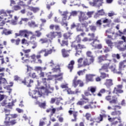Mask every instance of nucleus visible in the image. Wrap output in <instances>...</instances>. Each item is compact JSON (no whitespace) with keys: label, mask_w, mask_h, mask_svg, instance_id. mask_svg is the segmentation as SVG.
I'll return each instance as SVG.
<instances>
[{"label":"nucleus","mask_w":126,"mask_h":126,"mask_svg":"<svg viewBox=\"0 0 126 126\" xmlns=\"http://www.w3.org/2000/svg\"><path fill=\"white\" fill-rule=\"evenodd\" d=\"M29 34H33V32L28 31L27 30H24L20 31L19 33H16L15 36L16 38L19 36L21 37H24V38H27V39H29Z\"/></svg>","instance_id":"f257e3e1"},{"label":"nucleus","mask_w":126,"mask_h":126,"mask_svg":"<svg viewBox=\"0 0 126 126\" xmlns=\"http://www.w3.org/2000/svg\"><path fill=\"white\" fill-rule=\"evenodd\" d=\"M41 89L42 90H44V89H45V87H42L41 89H37V91L35 90L32 92V97L33 98V99H37L38 97H41V96H42V94H43V93L42 92L43 91H41ZM30 95L31 96V94Z\"/></svg>","instance_id":"f03ea898"},{"label":"nucleus","mask_w":126,"mask_h":126,"mask_svg":"<svg viewBox=\"0 0 126 126\" xmlns=\"http://www.w3.org/2000/svg\"><path fill=\"white\" fill-rule=\"evenodd\" d=\"M59 13L62 15V16H63L62 18V22L61 24L63 26H67V23L63 22L65 20H66L67 19V14H68V11H65L63 12V11H61V10H59Z\"/></svg>","instance_id":"7ed1b4c3"},{"label":"nucleus","mask_w":126,"mask_h":126,"mask_svg":"<svg viewBox=\"0 0 126 126\" xmlns=\"http://www.w3.org/2000/svg\"><path fill=\"white\" fill-rule=\"evenodd\" d=\"M48 64L49 66L53 67L52 69L53 72H60V71H61V70L60 69V66L55 64V63H54V61L51 60V61L49 62Z\"/></svg>","instance_id":"20e7f679"},{"label":"nucleus","mask_w":126,"mask_h":126,"mask_svg":"<svg viewBox=\"0 0 126 126\" xmlns=\"http://www.w3.org/2000/svg\"><path fill=\"white\" fill-rule=\"evenodd\" d=\"M0 19H4V20H6V19H9V18H11L12 17V15L6 13V12L3 10H0Z\"/></svg>","instance_id":"39448f33"},{"label":"nucleus","mask_w":126,"mask_h":126,"mask_svg":"<svg viewBox=\"0 0 126 126\" xmlns=\"http://www.w3.org/2000/svg\"><path fill=\"white\" fill-rule=\"evenodd\" d=\"M18 117V115L17 114H6L4 123H9L10 119H16V118H17Z\"/></svg>","instance_id":"423d86ee"},{"label":"nucleus","mask_w":126,"mask_h":126,"mask_svg":"<svg viewBox=\"0 0 126 126\" xmlns=\"http://www.w3.org/2000/svg\"><path fill=\"white\" fill-rule=\"evenodd\" d=\"M106 100L109 101L110 104H117L118 103V98L116 96H111L108 95L106 97Z\"/></svg>","instance_id":"0eeeda50"},{"label":"nucleus","mask_w":126,"mask_h":126,"mask_svg":"<svg viewBox=\"0 0 126 126\" xmlns=\"http://www.w3.org/2000/svg\"><path fill=\"white\" fill-rule=\"evenodd\" d=\"M88 27V23H83L82 24L81 28H77V31L78 32H83L84 30H85L86 32H88L89 31V29L87 27Z\"/></svg>","instance_id":"6e6552de"},{"label":"nucleus","mask_w":126,"mask_h":126,"mask_svg":"<svg viewBox=\"0 0 126 126\" xmlns=\"http://www.w3.org/2000/svg\"><path fill=\"white\" fill-rule=\"evenodd\" d=\"M43 53H45L44 54V57H48V56H49V55H51V54H52V53H53V49H42L40 51H39L38 52V54H43Z\"/></svg>","instance_id":"1a4fd4ad"},{"label":"nucleus","mask_w":126,"mask_h":126,"mask_svg":"<svg viewBox=\"0 0 126 126\" xmlns=\"http://www.w3.org/2000/svg\"><path fill=\"white\" fill-rule=\"evenodd\" d=\"M81 49H85V45L79 44L75 47L76 50L75 56H77V55H79L81 54Z\"/></svg>","instance_id":"9d476101"},{"label":"nucleus","mask_w":126,"mask_h":126,"mask_svg":"<svg viewBox=\"0 0 126 126\" xmlns=\"http://www.w3.org/2000/svg\"><path fill=\"white\" fill-rule=\"evenodd\" d=\"M89 3L91 6H95V7H100L102 5V2H99V0H93V2L90 1Z\"/></svg>","instance_id":"9b49d317"},{"label":"nucleus","mask_w":126,"mask_h":126,"mask_svg":"<svg viewBox=\"0 0 126 126\" xmlns=\"http://www.w3.org/2000/svg\"><path fill=\"white\" fill-rule=\"evenodd\" d=\"M33 80L29 79V77H28L25 78L24 81H22L21 83H22L25 85H27L28 87H30L31 86H30V84H31V83H33Z\"/></svg>","instance_id":"f8f14e48"},{"label":"nucleus","mask_w":126,"mask_h":126,"mask_svg":"<svg viewBox=\"0 0 126 126\" xmlns=\"http://www.w3.org/2000/svg\"><path fill=\"white\" fill-rule=\"evenodd\" d=\"M110 63H105L104 65H103L101 67V68L99 69V72H101V71L103 70L105 71V72H108L109 70H108V68H109V65L112 63V60H109Z\"/></svg>","instance_id":"ddd939ff"},{"label":"nucleus","mask_w":126,"mask_h":126,"mask_svg":"<svg viewBox=\"0 0 126 126\" xmlns=\"http://www.w3.org/2000/svg\"><path fill=\"white\" fill-rule=\"evenodd\" d=\"M2 86L7 85V81H6L5 78L0 77V90H2Z\"/></svg>","instance_id":"4468645a"},{"label":"nucleus","mask_w":126,"mask_h":126,"mask_svg":"<svg viewBox=\"0 0 126 126\" xmlns=\"http://www.w3.org/2000/svg\"><path fill=\"white\" fill-rule=\"evenodd\" d=\"M80 16L79 17V20L80 22H83L84 20H87L88 17L85 15V14L83 12H80Z\"/></svg>","instance_id":"2eb2a0df"},{"label":"nucleus","mask_w":126,"mask_h":126,"mask_svg":"<svg viewBox=\"0 0 126 126\" xmlns=\"http://www.w3.org/2000/svg\"><path fill=\"white\" fill-rule=\"evenodd\" d=\"M94 62V58H91L90 60H88L87 59H85L83 61V65H90Z\"/></svg>","instance_id":"dca6fc26"},{"label":"nucleus","mask_w":126,"mask_h":126,"mask_svg":"<svg viewBox=\"0 0 126 126\" xmlns=\"http://www.w3.org/2000/svg\"><path fill=\"white\" fill-rule=\"evenodd\" d=\"M63 73H61L59 74L58 75H55L53 76L55 78V84H57V83H58V81H57V80H58L59 81L63 80Z\"/></svg>","instance_id":"f3484780"},{"label":"nucleus","mask_w":126,"mask_h":126,"mask_svg":"<svg viewBox=\"0 0 126 126\" xmlns=\"http://www.w3.org/2000/svg\"><path fill=\"white\" fill-rule=\"evenodd\" d=\"M47 38H49L53 40L54 38H56V36H58V32H51L48 34L46 35Z\"/></svg>","instance_id":"a211bd4d"},{"label":"nucleus","mask_w":126,"mask_h":126,"mask_svg":"<svg viewBox=\"0 0 126 126\" xmlns=\"http://www.w3.org/2000/svg\"><path fill=\"white\" fill-rule=\"evenodd\" d=\"M96 41L97 40H94V41L91 43V45L92 46V47H94V48H95V49H102V44H95Z\"/></svg>","instance_id":"6ab92c4d"},{"label":"nucleus","mask_w":126,"mask_h":126,"mask_svg":"<svg viewBox=\"0 0 126 126\" xmlns=\"http://www.w3.org/2000/svg\"><path fill=\"white\" fill-rule=\"evenodd\" d=\"M107 58H108L107 54L99 56L98 57V63H102V62H104V61H106Z\"/></svg>","instance_id":"aec40b11"},{"label":"nucleus","mask_w":126,"mask_h":126,"mask_svg":"<svg viewBox=\"0 0 126 126\" xmlns=\"http://www.w3.org/2000/svg\"><path fill=\"white\" fill-rule=\"evenodd\" d=\"M107 88H110L113 85V80L106 79V82L104 83Z\"/></svg>","instance_id":"412c9836"},{"label":"nucleus","mask_w":126,"mask_h":126,"mask_svg":"<svg viewBox=\"0 0 126 126\" xmlns=\"http://www.w3.org/2000/svg\"><path fill=\"white\" fill-rule=\"evenodd\" d=\"M93 76H95V75L93 74H87L86 75V80L87 82L89 81H93Z\"/></svg>","instance_id":"4be33fe9"},{"label":"nucleus","mask_w":126,"mask_h":126,"mask_svg":"<svg viewBox=\"0 0 126 126\" xmlns=\"http://www.w3.org/2000/svg\"><path fill=\"white\" fill-rule=\"evenodd\" d=\"M123 88V85H119L117 86V87L115 88L114 91H116L118 93H123L124 91L120 89H122Z\"/></svg>","instance_id":"5701e85b"},{"label":"nucleus","mask_w":126,"mask_h":126,"mask_svg":"<svg viewBox=\"0 0 126 126\" xmlns=\"http://www.w3.org/2000/svg\"><path fill=\"white\" fill-rule=\"evenodd\" d=\"M28 9L32 11L33 13H36V12H38L40 10V8L38 7H29Z\"/></svg>","instance_id":"b1692460"},{"label":"nucleus","mask_w":126,"mask_h":126,"mask_svg":"<svg viewBox=\"0 0 126 126\" xmlns=\"http://www.w3.org/2000/svg\"><path fill=\"white\" fill-rule=\"evenodd\" d=\"M28 24L29 27H31L32 28H35V27H38V24H36V23H35V22H34L33 21L29 22Z\"/></svg>","instance_id":"393cba45"},{"label":"nucleus","mask_w":126,"mask_h":126,"mask_svg":"<svg viewBox=\"0 0 126 126\" xmlns=\"http://www.w3.org/2000/svg\"><path fill=\"white\" fill-rule=\"evenodd\" d=\"M77 76H75L74 77V79L73 80V86H74L75 88V87H77V85L79 84V80H77Z\"/></svg>","instance_id":"a878e982"},{"label":"nucleus","mask_w":126,"mask_h":126,"mask_svg":"<svg viewBox=\"0 0 126 126\" xmlns=\"http://www.w3.org/2000/svg\"><path fill=\"white\" fill-rule=\"evenodd\" d=\"M104 14H105V12H104V10L102 9L97 11V13L95 14L94 17V18H97V17H98V15H104Z\"/></svg>","instance_id":"bb28decb"},{"label":"nucleus","mask_w":126,"mask_h":126,"mask_svg":"<svg viewBox=\"0 0 126 126\" xmlns=\"http://www.w3.org/2000/svg\"><path fill=\"white\" fill-rule=\"evenodd\" d=\"M2 35H10V34H12V31H8L6 29H4L1 32Z\"/></svg>","instance_id":"cd10ccee"},{"label":"nucleus","mask_w":126,"mask_h":126,"mask_svg":"<svg viewBox=\"0 0 126 126\" xmlns=\"http://www.w3.org/2000/svg\"><path fill=\"white\" fill-rule=\"evenodd\" d=\"M52 78H48V79L45 78H43L42 79V81L43 84H44V85H45V87L46 88H48L49 87L47 86V81H49V80H52Z\"/></svg>","instance_id":"c85d7f7f"},{"label":"nucleus","mask_w":126,"mask_h":126,"mask_svg":"<svg viewBox=\"0 0 126 126\" xmlns=\"http://www.w3.org/2000/svg\"><path fill=\"white\" fill-rule=\"evenodd\" d=\"M68 113L69 114H70V115H71V114H73L74 119H72V122H75L76 121V116H77L76 112L72 110H69L68 111Z\"/></svg>","instance_id":"c756f323"},{"label":"nucleus","mask_w":126,"mask_h":126,"mask_svg":"<svg viewBox=\"0 0 126 126\" xmlns=\"http://www.w3.org/2000/svg\"><path fill=\"white\" fill-rule=\"evenodd\" d=\"M63 57V58H67L69 55L68 54V51H66L65 49H63L62 50Z\"/></svg>","instance_id":"7c9ffc66"},{"label":"nucleus","mask_w":126,"mask_h":126,"mask_svg":"<svg viewBox=\"0 0 126 126\" xmlns=\"http://www.w3.org/2000/svg\"><path fill=\"white\" fill-rule=\"evenodd\" d=\"M122 114V112L121 111H115L113 112H112L111 113V116H113V117H115V116H120V115Z\"/></svg>","instance_id":"2f4dec72"},{"label":"nucleus","mask_w":126,"mask_h":126,"mask_svg":"<svg viewBox=\"0 0 126 126\" xmlns=\"http://www.w3.org/2000/svg\"><path fill=\"white\" fill-rule=\"evenodd\" d=\"M109 68L111 69V71L114 73H117V74H121V71H117V69H116V67H113V65H111Z\"/></svg>","instance_id":"473e14b6"},{"label":"nucleus","mask_w":126,"mask_h":126,"mask_svg":"<svg viewBox=\"0 0 126 126\" xmlns=\"http://www.w3.org/2000/svg\"><path fill=\"white\" fill-rule=\"evenodd\" d=\"M83 61V58H80V59H78V68L80 67H82L83 66V64L82 63V62Z\"/></svg>","instance_id":"72a5a7b5"},{"label":"nucleus","mask_w":126,"mask_h":126,"mask_svg":"<svg viewBox=\"0 0 126 126\" xmlns=\"http://www.w3.org/2000/svg\"><path fill=\"white\" fill-rule=\"evenodd\" d=\"M73 64H74V61H71L68 64V68L70 69V71L71 72L72 68H73Z\"/></svg>","instance_id":"f704fd0d"},{"label":"nucleus","mask_w":126,"mask_h":126,"mask_svg":"<svg viewBox=\"0 0 126 126\" xmlns=\"http://www.w3.org/2000/svg\"><path fill=\"white\" fill-rule=\"evenodd\" d=\"M124 63H126V60H124L119 63V70H122L123 68H125Z\"/></svg>","instance_id":"c9c22d12"},{"label":"nucleus","mask_w":126,"mask_h":126,"mask_svg":"<svg viewBox=\"0 0 126 126\" xmlns=\"http://www.w3.org/2000/svg\"><path fill=\"white\" fill-rule=\"evenodd\" d=\"M29 35H32V36L30 38V40L31 41V43H32L33 42H35L36 41V35L35 34H29Z\"/></svg>","instance_id":"e433bc0d"},{"label":"nucleus","mask_w":126,"mask_h":126,"mask_svg":"<svg viewBox=\"0 0 126 126\" xmlns=\"http://www.w3.org/2000/svg\"><path fill=\"white\" fill-rule=\"evenodd\" d=\"M106 117H107L106 114H100L99 117L97 118V119L98 120V121H97V123H100V122H102V121H103V118H106Z\"/></svg>","instance_id":"4c0bfd02"},{"label":"nucleus","mask_w":126,"mask_h":126,"mask_svg":"<svg viewBox=\"0 0 126 126\" xmlns=\"http://www.w3.org/2000/svg\"><path fill=\"white\" fill-rule=\"evenodd\" d=\"M88 90L91 91L92 93H94L96 91V87H89Z\"/></svg>","instance_id":"58836bf2"},{"label":"nucleus","mask_w":126,"mask_h":126,"mask_svg":"<svg viewBox=\"0 0 126 126\" xmlns=\"http://www.w3.org/2000/svg\"><path fill=\"white\" fill-rule=\"evenodd\" d=\"M77 13H78V12L76 11H72L70 13V15L68 17V20H69V19H70V16H76V15H77Z\"/></svg>","instance_id":"ea45409f"},{"label":"nucleus","mask_w":126,"mask_h":126,"mask_svg":"<svg viewBox=\"0 0 126 126\" xmlns=\"http://www.w3.org/2000/svg\"><path fill=\"white\" fill-rule=\"evenodd\" d=\"M10 85H5V86H3V88H4V89H6L7 90H11V89H10V87H12V86L13 85V83L12 82L10 83Z\"/></svg>","instance_id":"a19ab883"},{"label":"nucleus","mask_w":126,"mask_h":126,"mask_svg":"<svg viewBox=\"0 0 126 126\" xmlns=\"http://www.w3.org/2000/svg\"><path fill=\"white\" fill-rule=\"evenodd\" d=\"M72 34V33H71L70 32H68L66 33H64L63 34V37H64V39H68V38H69V36H71Z\"/></svg>","instance_id":"79ce46f5"},{"label":"nucleus","mask_w":126,"mask_h":126,"mask_svg":"<svg viewBox=\"0 0 126 126\" xmlns=\"http://www.w3.org/2000/svg\"><path fill=\"white\" fill-rule=\"evenodd\" d=\"M26 58H29V54H25V57L22 58V61H24V62H23V63H26V62H28V59H27Z\"/></svg>","instance_id":"37998d69"},{"label":"nucleus","mask_w":126,"mask_h":126,"mask_svg":"<svg viewBox=\"0 0 126 126\" xmlns=\"http://www.w3.org/2000/svg\"><path fill=\"white\" fill-rule=\"evenodd\" d=\"M117 108H119V109H121V107L117 105H115L113 106V108H112L110 106H108L107 107V110H117Z\"/></svg>","instance_id":"c03bdc74"},{"label":"nucleus","mask_w":126,"mask_h":126,"mask_svg":"<svg viewBox=\"0 0 126 126\" xmlns=\"http://www.w3.org/2000/svg\"><path fill=\"white\" fill-rule=\"evenodd\" d=\"M94 12H95L94 11H88L86 14L88 16L89 18H91V17H92V15L94 14Z\"/></svg>","instance_id":"a18cd8bd"},{"label":"nucleus","mask_w":126,"mask_h":126,"mask_svg":"<svg viewBox=\"0 0 126 126\" xmlns=\"http://www.w3.org/2000/svg\"><path fill=\"white\" fill-rule=\"evenodd\" d=\"M105 41H106V44H107V45L109 47H113V45L114 44V43L112 42V41L109 39H106Z\"/></svg>","instance_id":"49530a36"},{"label":"nucleus","mask_w":126,"mask_h":126,"mask_svg":"<svg viewBox=\"0 0 126 126\" xmlns=\"http://www.w3.org/2000/svg\"><path fill=\"white\" fill-rule=\"evenodd\" d=\"M84 104H86V102L84 100H79L77 102L78 106H83Z\"/></svg>","instance_id":"de8ad7c7"},{"label":"nucleus","mask_w":126,"mask_h":126,"mask_svg":"<svg viewBox=\"0 0 126 126\" xmlns=\"http://www.w3.org/2000/svg\"><path fill=\"white\" fill-rule=\"evenodd\" d=\"M37 104H38V105L40 108H43V109H45V107H46V102H44L43 103L38 102Z\"/></svg>","instance_id":"09e8293b"},{"label":"nucleus","mask_w":126,"mask_h":126,"mask_svg":"<svg viewBox=\"0 0 126 126\" xmlns=\"http://www.w3.org/2000/svg\"><path fill=\"white\" fill-rule=\"evenodd\" d=\"M4 124H5L7 126L8 125H11L12 126H13V125H15V124H16V121H15V120H12L9 122V123H4Z\"/></svg>","instance_id":"8fccbe9b"},{"label":"nucleus","mask_w":126,"mask_h":126,"mask_svg":"<svg viewBox=\"0 0 126 126\" xmlns=\"http://www.w3.org/2000/svg\"><path fill=\"white\" fill-rule=\"evenodd\" d=\"M105 92H106V90H105L104 89H102L100 91L99 93L97 94V96H99V97H101V96H102V94L105 93Z\"/></svg>","instance_id":"3c124183"},{"label":"nucleus","mask_w":126,"mask_h":126,"mask_svg":"<svg viewBox=\"0 0 126 126\" xmlns=\"http://www.w3.org/2000/svg\"><path fill=\"white\" fill-rule=\"evenodd\" d=\"M105 34V35H109L110 34H112V35H114L115 34V32H112V30H108L106 31Z\"/></svg>","instance_id":"603ef678"},{"label":"nucleus","mask_w":126,"mask_h":126,"mask_svg":"<svg viewBox=\"0 0 126 126\" xmlns=\"http://www.w3.org/2000/svg\"><path fill=\"white\" fill-rule=\"evenodd\" d=\"M40 21H41L42 23L41 25H40V29L41 30H42V26H44V24L43 23H46V22H47V20H46V19H40Z\"/></svg>","instance_id":"864d4df0"},{"label":"nucleus","mask_w":126,"mask_h":126,"mask_svg":"<svg viewBox=\"0 0 126 126\" xmlns=\"http://www.w3.org/2000/svg\"><path fill=\"white\" fill-rule=\"evenodd\" d=\"M85 70H86L85 69L83 70H80L77 72V74L79 76H80V75H83V74H85Z\"/></svg>","instance_id":"5fc2aeb1"},{"label":"nucleus","mask_w":126,"mask_h":126,"mask_svg":"<svg viewBox=\"0 0 126 126\" xmlns=\"http://www.w3.org/2000/svg\"><path fill=\"white\" fill-rule=\"evenodd\" d=\"M118 50H119V51H121V52H124L125 51H126V44L124 45V47H118Z\"/></svg>","instance_id":"6e6d98bb"},{"label":"nucleus","mask_w":126,"mask_h":126,"mask_svg":"<svg viewBox=\"0 0 126 126\" xmlns=\"http://www.w3.org/2000/svg\"><path fill=\"white\" fill-rule=\"evenodd\" d=\"M107 15L109 17H112V16H114V15H116V14L115 13V12L113 11H111L110 12L107 13Z\"/></svg>","instance_id":"4d7b16f0"},{"label":"nucleus","mask_w":126,"mask_h":126,"mask_svg":"<svg viewBox=\"0 0 126 126\" xmlns=\"http://www.w3.org/2000/svg\"><path fill=\"white\" fill-rule=\"evenodd\" d=\"M100 72L101 74V77H102V78H106V77H109V74H106V73L101 72Z\"/></svg>","instance_id":"13d9d810"},{"label":"nucleus","mask_w":126,"mask_h":126,"mask_svg":"<svg viewBox=\"0 0 126 126\" xmlns=\"http://www.w3.org/2000/svg\"><path fill=\"white\" fill-rule=\"evenodd\" d=\"M39 42L41 43V44H44L45 43H47L48 42V39L47 38H41L39 40Z\"/></svg>","instance_id":"bf43d9fd"},{"label":"nucleus","mask_w":126,"mask_h":126,"mask_svg":"<svg viewBox=\"0 0 126 126\" xmlns=\"http://www.w3.org/2000/svg\"><path fill=\"white\" fill-rule=\"evenodd\" d=\"M29 20V19L27 18H22L20 21V22L19 23L20 24H22V21H25V22H27Z\"/></svg>","instance_id":"052dcab7"},{"label":"nucleus","mask_w":126,"mask_h":126,"mask_svg":"<svg viewBox=\"0 0 126 126\" xmlns=\"http://www.w3.org/2000/svg\"><path fill=\"white\" fill-rule=\"evenodd\" d=\"M90 30H91V31H93L94 32V31H96V30L97 29L96 27L95 26H90Z\"/></svg>","instance_id":"680f3d73"},{"label":"nucleus","mask_w":126,"mask_h":126,"mask_svg":"<svg viewBox=\"0 0 126 126\" xmlns=\"http://www.w3.org/2000/svg\"><path fill=\"white\" fill-rule=\"evenodd\" d=\"M35 69L36 71H40V72L43 71V68L41 66H36Z\"/></svg>","instance_id":"e2e57ef3"},{"label":"nucleus","mask_w":126,"mask_h":126,"mask_svg":"<svg viewBox=\"0 0 126 126\" xmlns=\"http://www.w3.org/2000/svg\"><path fill=\"white\" fill-rule=\"evenodd\" d=\"M13 101H12L11 103H8L7 104V108L9 109H12V106H13Z\"/></svg>","instance_id":"0e129e2a"},{"label":"nucleus","mask_w":126,"mask_h":126,"mask_svg":"<svg viewBox=\"0 0 126 126\" xmlns=\"http://www.w3.org/2000/svg\"><path fill=\"white\" fill-rule=\"evenodd\" d=\"M35 33H36L35 36L38 37H40L41 35H42V32H40L39 31H36Z\"/></svg>","instance_id":"69168bd1"},{"label":"nucleus","mask_w":126,"mask_h":126,"mask_svg":"<svg viewBox=\"0 0 126 126\" xmlns=\"http://www.w3.org/2000/svg\"><path fill=\"white\" fill-rule=\"evenodd\" d=\"M116 119H117V117L115 118H111L110 117V116L108 115V120L109 122H114V121H115L116 120Z\"/></svg>","instance_id":"338daca9"},{"label":"nucleus","mask_w":126,"mask_h":126,"mask_svg":"<svg viewBox=\"0 0 126 126\" xmlns=\"http://www.w3.org/2000/svg\"><path fill=\"white\" fill-rule=\"evenodd\" d=\"M67 93L68 94H75V93H74V92H72L71 91V90H70V89H68L67 90Z\"/></svg>","instance_id":"774afa93"}]
</instances>
